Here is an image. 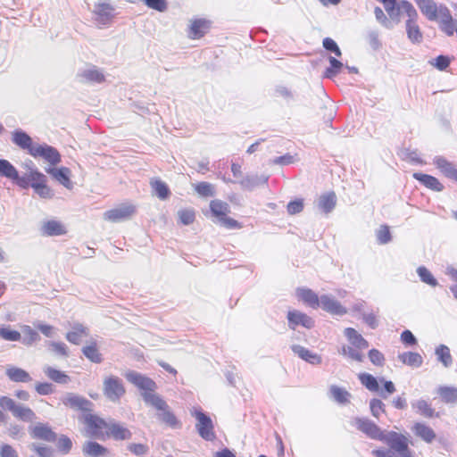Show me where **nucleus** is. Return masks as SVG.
I'll use <instances>...</instances> for the list:
<instances>
[{
    "mask_svg": "<svg viewBox=\"0 0 457 457\" xmlns=\"http://www.w3.org/2000/svg\"><path fill=\"white\" fill-rule=\"evenodd\" d=\"M145 403L154 407L160 411L157 414L158 419L167 426L172 428H179L181 426L179 420L170 410L167 403L160 395H146L145 396Z\"/></svg>",
    "mask_w": 457,
    "mask_h": 457,
    "instance_id": "nucleus-1",
    "label": "nucleus"
},
{
    "mask_svg": "<svg viewBox=\"0 0 457 457\" xmlns=\"http://www.w3.org/2000/svg\"><path fill=\"white\" fill-rule=\"evenodd\" d=\"M382 442L386 443L393 455L398 457H411L412 451L409 448V439L403 434L389 431L383 436Z\"/></svg>",
    "mask_w": 457,
    "mask_h": 457,
    "instance_id": "nucleus-2",
    "label": "nucleus"
},
{
    "mask_svg": "<svg viewBox=\"0 0 457 457\" xmlns=\"http://www.w3.org/2000/svg\"><path fill=\"white\" fill-rule=\"evenodd\" d=\"M210 210L212 215L215 218L214 222L219 223L228 229H237L242 228L241 224L237 220L227 216L230 212L229 205L227 203L218 199L212 200L210 203Z\"/></svg>",
    "mask_w": 457,
    "mask_h": 457,
    "instance_id": "nucleus-3",
    "label": "nucleus"
},
{
    "mask_svg": "<svg viewBox=\"0 0 457 457\" xmlns=\"http://www.w3.org/2000/svg\"><path fill=\"white\" fill-rule=\"evenodd\" d=\"M0 407L11 411L14 418L24 422H31L37 418L35 412L29 407L17 403L8 396L0 397Z\"/></svg>",
    "mask_w": 457,
    "mask_h": 457,
    "instance_id": "nucleus-4",
    "label": "nucleus"
},
{
    "mask_svg": "<svg viewBox=\"0 0 457 457\" xmlns=\"http://www.w3.org/2000/svg\"><path fill=\"white\" fill-rule=\"evenodd\" d=\"M125 377L129 382L142 391L141 395L144 401L146 395H158L154 393L157 385L152 378L137 371H129Z\"/></svg>",
    "mask_w": 457,
    "mask_h": 457,
    "instance_id": "nucleus-5",
    "label": "nucleus"
},
{
    "mask_svg": "<svg viewBox=\"0 0 457 457\" xmlns=\"http://www.w3.org/2000/svg\"><path fill=\"white\" fill-rule=\"evenodd\" d=\"M194 416L197 420L195 428L199 436L206 441L215 440L216 434L212 419L202 410H195Z\"/></svg>",
    "mask_w": 457,
    "mask_h": 457,
    "instance_id": "nucleus-6",
    "label": "nucleus"
},
{
    "mask_svg": "<svg viewBox=\"0 0 457 457\" xmlns=\"http://www.w3.org/2000/svg\"><path fill=\"white\" fill-rule=\"evenodd\" d=\"M104 394L112 402H118L125 394L122 381L118 377L110 376L104 380Z\"/></svg>",
    "mask_w": 457,
    "mask_h": 457,
    "instance_id": "nucleus-7",
    "label": "nucleus"
},
{
    "mask_svg": "<svg viewBox=\"0 0 457 457\" xmlns=\"http://www.w3.org/2000/svg\"><path fill=\"white\" fill-rule=\"evenodd\" d=\"M30 155L35 158L41 157L53 166L57 165L62 161L61 154L58 150L46 144H37L36 146L33 147L32 151H30Z\"/></svg>",
    "mask_w": 457,
    "mask_h": 457,
    "instance_id": "nucleus-8",
    "label": "nucleus"
},
{
    "mask_svg": "<svg viewBox=\"0 0 457 457\" xmlns=\"http://www.w3.org/2000/svg\"><path fill=\"white\" fill-rule=\"evenodd\" d=\"M353 423L357 429L371 439L381 441L386 434L377 424L367 418H355Z\"/></svg>",
    "mask_w": 457,
    "mask_h": 457,
    "instance_id": "nucleus-9",
    "label": "nucleus"
},
{
    "mask_svg": "<svg viewBox=\"0 0 457 457\" xmlns=\"http://www.w3.org/2000/svg\"><path fill=\"white\" fill-rule=\"evenodd\" d=\"M136 212L134 205L129 204H120L113 209L106 211L104 218L112 222H120L129 220Z\"/></svg>",
    "mask_w": 457,
    "mask_h": 457,
    "instance_id": "nucleus-10",
    "label": "nucleus"
},
{
    "mask_svg": "<svg viewBox=\"0 0 457 457\" xmlns=\"http://www.w3.org/2000/svg\"><path fill=\"white\" fill-rule=\"evenodd\" d=\"M62 402L65 406L84 412H90L93 408V403L91 401L74 393H66L62 396Z\"/></svg>",
    "mask_w": 457,
    "mask_h": 457,
    "instance_id": "nucleus-11",
    "label": "nucleus"
},
{
    "mask_svg": "<svg viewBox=\"0 0 457 457\" xmlns=\"http://www.w3.org/2000/svg\"><path fill=\"white\" fill-rule=\"evenodd\" d=\"M77 79L81 83H102L105 77L102 70L96 66L90 65L79 69L77 73Z\"/></svg>",
    "mask_w": 457,
    "mask_h": 457,
    "instance_id": "nucleus-12",
    "label": "nucleus"
},
{
    "mask_svg": "<svg viewBox=\"0 0 457 457\" xmlns=\"http://www.w3.org/2000/svg\"><path fill=\"white\" fill-rule=\"evenodd\" d=\"M439 22L440 29L447 36L451 37L454 32L457 33V21L453 19L450 10L445 4H441L440 16L436 21Z\"/></svg>",
    "mask_w": 457,
    "mask_h": 457,
    "instance_id": "nucleus-13",
    "label": "nucleus"
},
{
    "mask_svg": "<svg viewBox=\"0 0 457 457\" xmlns=\"http://www.w3.org/2000/svg\"><path fill=\"white\" fill-rule=\"evenodd\" d=\"M287 318L288 321V327L291 329H295V328L299 325L303 326L305 328H312L314 327L313 320L310 316L300 311H289L287 312Z\"/></svg>",
    "mask_w": 457,
    "mask_h": 457,
    "instance_id": "nucleus-14",
    "label": "nucleus"
},
{
    "mask_svg": "<svg viewBox=\"0 0 457 457\" xmlns=\"http://www.w3.org/2000/svg\"><path fill=\"white\" fill-rule=\"evenodd\" d=\"M421 13L430 21H436L440 16L441 4L434 0H414Z\"/></svg>",
    "mask_w": 457,
    "mask_h": 457,
    "instance_id": "nucleus-15",
    "label": "nucleus"
},
{
    "mask_svg": "<svg viewBox=\"0 0 457 457\" xmlns=\"http://www.w3.org/2000/svg\"><path fill=\"white\" fill-rule=\"evenodd\" d=\"M30 436L33 438L51 443L55 442L57 439L56 433L47 424L44 423H37L30 428Z\"/></svg>",
    "mask_w": 457,
    "mask_h": 457,
    "instance_id": "nucleus-16",
    "label": "nucleus"
},
{
    "mask_svg": "<svg viewBox=\"0 0 457 457\" xmlns=\"http://www.w3.org/2000/svg\"><path fill=\"white\" fill-rule=\"evenodd\" d=\"M269 176L265 174H247L238 181L241 187L245 190L252 191L257 187L266 185Z\"/></svg>",
    "mask_w": 457,
    "mask_h": 457,
    "instance_id": "nucleus-17",
    "label": "nucleus"
},
{
    "mask_svg": "<svg viewBox=\"0 0 457 457\" xmlns=\"http://www.w3.org/2000/svg\"><path fill=\"white\" fill-rule=\"evenodd\" d=\"M113 7L107 3H98L95 6V21L100 25H107L113 18Z\"/></svg>",
    "mask_w": 457,
    "mask_h": 457,
    "instance_id": "nucleus-18",
    "label": "nucleus"
},
{
    "mask_svg": "<svg viewBox=\"0 0 457 457\" xmlns=\"http://www.w3.org/2000/svg\"><path fill=\"white\" fill-rule=\"evenodd\" d=\"M320 306L326 312L342 316L347 312L346 308H345L334 297L322 295L320 296Z\"/></svg>",
    "mask_w": 457,
    "mask_h": 457,
    "instance_id": "nucleus-19",
    "label": "nucleus"
},
{
    "mask_svg": "<svg viewBox=\"0 0 457 457\" xmlns=\"http://www.w3.org/2000/svg\"><path fill=\"white\" fill-rule=\"evenodd\" d=\"M46 172L50 174L54 179H55L60 184L65 187L68 189H71L73 187V184L71 180V170L67 167L61 168H46Z\"/></svg>",
    "mask_w": 457,
    "mask_h": 457,
    "instance_id": "nucleus-20",
    "label": "nucleus"
},
{
    "mask_svg": "<svg viewBox=\"0 0 457 457\" xmlns=\"http://www.w3.org/2000/svg\"><path fill=\"white\" fill-rule=\"evenodd\" d=\"M433 163L446 178L457 182V169L453 162L443 156H436L433 159Z\"/></svg>",
    "mask_w": 457,
    "mask_h": 457,
    "instance_id": "nucleus-21",
    "label": "nucleus"
},
{
    "mask_svg": "<svg viewBox=\"0 0 457 457\" xmlns=\"http://www.w3.org/2000/svg\"><path fill=\"white\" fill-rule=\"evenodd\" d=\"M41 233L47 237L62 236L67 233L64 225L56 220L44 221L41 226Z\"/></svg>",
    "mask_w": 457,
    "mask_h": 457,
    "instance_id": "nucleus-22",
    "label": "nucleus"
},
{
    "mask_svg": "<svg viewBox=\"0 0 457 457\" xmlns=\"http://www.w3.org/2000/svg\"><path fill=\"white\" fill-rule=\"evenodd\" d=\"M12 141L14 145L23 150H27L30 154L33 147L37 144H33L32 138L25 131L21 129H16L12 133Z\"/></svg>",
    "mask_w": 457,
    "mask_h": 457,
    "instance_id": "nucleus-23",
    "label": "nucleus"
},
{
    "mask_svg": "<svg viewBox=\"0 0 457 457\" xmlns=\"http://www.w3.org/2000/svg\"><path fill=\"white\" fill-rule=\"evenodd\" d=\"M291 350L295 354H296L299 358L305 361L306 362L312 365H319L321 363V356L308 350L307 348L300 345H293L291 346Z\"/></svg>",
    "mask_w": 457,
    "mask_h": 457,
    "instance_id": "nucleus-24",
    "label": "nucleus"
},
{
    "mask_svg": "<svg viewBox=\"0 0 457 457\" xmlns=\"http://www.w3.org/2000/svg\"><path fill=\"white\" fill-rule=\"evenodd\" d=\"M106 429L107 435L114 440H128L132 436V433L129 428L117 422L108 423Z\"/></svg>",
    "mask_w": 457,
    "mask_h": 457,
    "instance_id": "nucleus-25",
    "label": "nucleus"
},
{
    "mask_svg": "<svg viewBox=\"0 0 457 457\" xmlns=\"http://www.w3.org/2000/svg\"><path fill=\"white\" fill-rule=\"evenodd\" d=\"M5 375L11 381L16 383H29L32 381V378L29 372L15 366H8L5 370Z\"/></svg>",
    "mask_w": 457,
    "mask_h": 457,
    "instance_id": "nucleus-26",
    "label": "nucleus"
},
{
    "mask_svg": "<svg viewBox=\"0 0 457 457\" xmlns=\"http://www.w3.org/2000/svg\"><path fill=\"white\" fill-rule=\"evenodd\" d=\"M296 295L300 300H302L304 303H306L312 309H317L318 307H320V297H319L318 295L314 293L312 289L304 287L297 288Z\"/></svg>",
    "mask_w": 457,
    "mask_h": 457,
    "instance_id": "nucleus-27",
    "label": "nucleus"
},
{
    "mask_svg": "<svg viewBox=\"0 0 457 457\" xmlns=\"http://www.w3.org/2000/svg\"><path fill=\"white\" fill-rule=\"evenodd\" d=\"M413 178L420 182L423 186L426 187L436 191V192H441L444 189V186L442 183L436 178L431 175L423 174L420 172L413 173Z\"/></svg>",
    "mask_w": 457,
    "mask_h": 457,
    "instance_id": "nucleus-28",
    "label": "nucleus"
},
{
    "mask_svg": "<svg viewBox=\"0 0 457 457\" xmlns=\"http://www.w3.org/2000/svg\"><path fill=\"white\" fill-rule=\"evenodd\" d=\"M88 334L89 330L87 327L81 323H75L72 326V330L69 331L65 337L70 343L73 345H79L82 338L84 337H87Z\"/></svg>",
    "mask_w": 457,
    "mask_h": 457,
    "instance_id": "nucleus-29",
    "label": "nucleus"
},
{
    "mask_svg": "<svg viewBox=\"0 0 457 457\" xmlns=\"http://www.w3.org/2000/svg\"><path fill=\"white\" fill-rule=\"evenodd\" d=\"M37 181L32 185V188L42 198L48 199L53 196L52 190L46 185V177L43 173H36Z\"/></svg>",
    "mask_w": 457,
    "mask_h": 457,
    "instance_id": "nucleus-30",
    "label": "nucleus"
},
{
    "mask_svg": "<svg viewBox=\"0 0 457 457\" xmlns=\"http://www.w3.org/2000/svg\"><path fill=\"white\" fill-rule=\"evenodd\" d=\"M412 432L426 443H432L436 438L434 430L422 422H416L412 427Z\"/></svg>",
    "mask_w": 457,
    "mask_h": 457,
    "instance_id": "nucleus-31",
    "label": "nucleus"
},
{
    "mask_svg": "<svg viewBox=\"0 0 457 457\" xmlns=\"http://www.w3.org/2000/svg\"><path fill=\"white\" fill-rule=\"evenodd\" d=\"M337 204V196L334 192L321 195L317 202L318 208L324 213L331 212Z\"/></svg>",
    "mask_w": 457,
    "mask_h": 457,
    "instance_id": "nucleus-32",
    "label": "nucleus"
},
{
    "mask_svg": "<svg viewBox=\"0 0 457 457\" xmlns=\"http://www.w3.org/2000/svg\"><path fill=\"white\" fill-rule=\"evenodd\" d=\"M345 336L351 344L358 349H366L369 347L368 341L353 328H345Z\"/></svg>",
    "mask_w": 457,
    "mask_h": 457,
    "instance_id": "nucleus-33",
    "label": "nucleus"
},
{
    "mask_svg": "<svg viewBox=\"0 0 457 457\" xmlns=\"http://www.w3.org/2000/svg\"><path fill=\"white\" fill-rule=\"evenodd\" d=\"M405 27L407 37L413 44H419L422 41L423 35L417 24V21L407 20Z\"/></svg>",
    "mask_w": 457,
    "mask_h": 457,
    "instance_id": "nucleus-34",
    "label": "nucleus"
},
{
    "mask_svg": "<svg viewBox=\"0 0 457 457\" xmlns=\"http://www.w3.org/2000/svg\"><path fill=\"white\" fill-rule=\"evenodd\" d=\"M150 186L153 189V193L161 200L167 199L170 195V191L166 183L159 179H152L150 180Z\"/></svg>",
    "mask_w": 457,
    "mask_h": 457,
    "instance_id": "nucleus-35",
    "label": "nucleus"
},
{
    "mask_svg": "<svg viewBox=\"0 0 457 457\" xmlns=\"http://www.w3.org/2000/svg\"><path fill=\"white\" fill-rule=\"evenodd\" d=\"M398 359L403 363L411 367L419 368L422 365V356L414 352H405L398 355Z\"/></svg>",
    "mask_w": 457,
    "mask_h": 457,
    "instance_id": "nucleus-36",
    "label": "nucleus"
},
{
    "mask_svg": "<svg viewBox=\"0 0 457 457\" xmlns=\"http://www.w3.org/2000/svg\"><path fill=\"white\" fill-rule=\"evenodd\" d=\"M411 407L416 411L417 413L426 418H432L435 415V410L430 404L423 399L412 401L411 403Z\"/></svg>",
    "mask_w": 457,
    "mask_h": 457,
    "instance_id": "nucleus-37",
    "label": "nucleus"
},
{
    "mask_svg": "<svg viewBox=\"0 0 457 457\" xmlns=\"http://www.w3.org/2000/svg\"><path fill=\"white\" fill-rule=\"evenodd\" d=\"M44 372L47 376V378L53 380L54 382L59 384H67L71 381L70 377L66 373L59 370H56L51 366L45 367Z\"/></svg>",
    "mask_w": 457,
    "mask_h": 457,
    "instance_id": "nucleus-38",
    "label": "nucleus"
},
{
    "mask_svg": "<svg viewBox=\"0 0 457 457\" xmlns=\"http://www.w3.org/2000/svg\"><path fill=\"white\" fill-rule=\"evenodd\" d=\"M36 173H41L37 170H31L29 173H25L22 176H20L18 174V178H13L12 181H14L17 186H19L21 188H29V187H32L33 183L35 181H37V179L36 178Z\"/></svg>",
    "mask_w": 457,
    "mask_h": 457,
    "instance_id": "nucleus-39",
    "label": "nucleus"
},
{
    "mask_svg": "<svg viewBox=\"0 0 457 457\" xmlns=\"http://www.w3.org/2000/svg\"><path fill=\"white\" fill-rule=\"evenodd\" d=\"M209 29V22L205 20L198 19L191 23L189 35L193 38L203 37Z\"/></svg>",
    "mask_w": 457,
    "mask_h": 457,
    "instance_id": "nucleus-40",
    "label": "nucleus"
},
{
    "mask_svg": "<svg viewBox=\"0 0 457 457\" xmlns=\"http://www.w3.org/2000/svg\"><path fill=\"white\" fill-rule=\"evenodd\" d=\"M437 394L445 403H457V387L441 386L437 388Z\"/></svg>",
    "mask_w": 457,
    "mask_h": 457,
    "instance_id": "nucleus-41",
    "label": "nucleus"
},
{
    "mask_svg": "<svg viewBox=\"0 0 457 457\" xmlns=\"http://www.w3.org/2000/svg\"><path fill=\"white\" fill-rule=\"evenodd\" d=\"M83 354L94 363H101L104 360L102 353L99 352L96 343L92 342L90 345L82 348Z\"/></svg>",
    "mask_w": 457,
    "mask_h": 457,
    "instance_id": "nucleus-42",
    "label": "nucleus"
},
{
    "mask_svg": "<svg viewBox=\"0 0 457 457\" xmlns=\"http://www.w3.org/2000/svg\"><path fill=\"white\" fill-rule=\"evenodd\" d=\"M83 453L89 457H98L107 453V449L93 441L87 442L83 446Z\"/></svg>",
    "mask_w": 457,
    "mask_h": 457,
    "instance_id": "nucleus-43",
    "label": "nucleus"
},
{
    "mask_svg": "<svg viewBox=\"0 0 457 457\" xmlns=\"http://www.w3.org/2000/svg\"><path fill=\"white\" fill-rule=\"evenodd\" d=\"M331 397L340 404H345L350 402L351 394L345 388L337 386H331L329 389Z\"/></svg>",
    "mask_w": 457,
    "mask_h": 457,
    "instance_id": "nucleus-44",
    "label": "nucleus"
},
{
    "mask_svg": "<svg viewBox=\"0 0 457 457\" xmlns=\"http://www.w3.org/2000/svg\"><path fill=\"white\" fill-rule=\"evenodd\" d=\"M435 353L437 360L442 362L445 368H449L453 364V357L450 349L445 345H440L436 348Z\"/></svg>",
    "mask_w": 457,
    "mask_h": 457,
    "instance_id": "nucleus-45",
    "label": "nucleus"
},
{
    "mask_svg": "<svg viewBox=\"0 0 457 457\" xmlns=\"http://www.w3.org/2000/svg\"><path fill=\"white\" fill-rule=\"evenodd\" d=\"M328 62L330 65L325 70L323 77L333 79L341 72L344 64L333 56L328 57Z\"/></svg>",
    "mask_w": 457,
    "mask_h": 457,
    "instance_id": "nucleus-46",
    "label": "nucleus"
},
{
    "mask_svg": "<svg viewBox=\"0 0 457 457\" xmlns=\"http://www.w3.org/2000/svg\"><path fill=\"white\" fill-rule=\"evenodd\" d=\"M358 378L362 386L371 392H378L379 389L377 378L370 373H360Z\"/></svg>",
    "mask_w": 457,
    "mask_h": 457,
    "instance_id": "nucleus-47",
    "label": "nucleus"
},
{
    "mask_svg": "<svg viewBox=\"0 0 457 457\" xmlns=\"http://www.w3.org/2000/svg\"><path fill=\"white\" fill-rule=\"evenodd\" d=\"M0 176L12 180L18 178V170L9 161L0 159Z\"/></svg>",
    "mask_w": 457,
    "mask_h": 457,
    "instance_id": "nucleus-48",
    "label": "nucleus"
},
{
    "mask_svg": "<svg viewBox=\"0 0 457 457\" xmlns=\"http://www.w3.org/2000/svg\"><path fill=\"white\" fill-rule=\"evenodd\" d=\"M84 421L90 428L95 430H98L104 428H106L108 425V423L105 422L103 419L91 413L85 414Z\"/></svg>",
    "mask_w": 457,
    "mask_h": 457,
    "instance_id": "nucleus-49",
    "label": "nucleus"
},
{
    "mask_svg": "<svg viewBox=\"0 0 457 457\" xmlns=\"http://www.w3.org/2000/svg\"><path fill=\"white\" fill-rule=\"evenodd\" d=\"M23 337L21 339L22 344L26 345H31L33 343L38 341L40 337L38 333L31 328L29 326H24L22 328Z\"/></svg>",
    "mask_w": 457,
    "mask_h": 457,
    "instance_id": "nucleus-50",
    "label": "nucleus"
},
{
    "mask_svg": "<svg viewBox=\"0 0 457 457\" xmlns=\"http://www.w3.org/2000/svg\"><path fill=\"white\" fill-rule=\"evenodd\" d=\"M0 337L6 341L16 342L21 339L19 331L11 329L10 326H0Z\"/></svg>",
    "mask_w": 457,
    "mask_h": 457,
    "instance_id": "nucleus-51",
    "label": "nucleus"
},
{
    "mask_svg": "<svg viewBox=\"0 0 457 457\" xmlns=\"http://www.w3.org/2000/svg\"><path fill=\"white\" fill-rule=\"evenodd\" d=\"M417 273L423 283L428 284L433 287L437 286V280L426 267H419L417 269Z\"/></svg>",
    "mask_w": 457,
    "mask_h": 457,
    "instance_id": "nucleus-52",
    "label": "nucleus"
},
{
    "mask_svg": "<svg viewBox=\"0 0 457 457\" xmlns=\"http://www.w3.org/2000/svg\"><path fill=\"white\" fill-rule=\"evenodd\" d=\"M195 192L204 197L215 195V187L209 182H200L195 186Z\"/></svg>",
    "mask_w": 457,
    "mask_h": 457,
    "instance_id": "nucleus-53",
    "label": "nucleus"
},
{
    "mask_svg": "<svg viewBox=\"0 0 457 457\" xmlns=\"http://www.w3.org/2000/svg\"><path fill=\"white\" fill-rule=\"evenodd\" d=\"M385 403L377 398H373L370 402V409L373 417L378 419L385 412Z\"/></svg>",
    "mask_w": 457,
    "mask_h": 457,
    "instance_id": "nucleus-54",
    "label": "nucleus"
},
{
    "mask_svg": "<svg viewBox=\"0 0 457 457\" xmlns=\"http://www.w3.org/2000/svg\"><path fill=\"white\" fill-rule=\"evenodd\" d=\"M377 240L380 245H386L392 240L389 228L386 225L380 226L376 233Z\"/></svg>",
    "mask_w": 457,
    "mask_h": 457,
    "instance_id": "nucleus-55",
    "label": "nucleus"
},
{
    "mask_svg": "<svg viewBox=\"0 0 457 457\" xmlns=\"http://www.w3.org/2000/svg\"><path fill=\"white\" fill-rule=\"evenodd\" d=\"M400 8H402V11L406 13L408 20L417 21L419 16L418 12L410 2L402 0L400 2Z\"/></svg>",
    "mask_w": 457,
    "mask_h": 457,
    "instance_id": "nucleus-56",
    "label": "nucleus"
},
{
    "mask_svg": "<svg viewBox=\"0 0 457 457\" xmlns=\"http://www.w3.org/2000/svg\"><path fill=\"white\" fill-rule=\"evenodd\" d=\"M178 215L179 218V221L183 225H190L194 222V220L195 219V213L191 209L180 210V211H179Z\"/></svg>",
    "mask_w": 457,
    "mask_h": 457,
    "instance_id": "nucleus-57",
    "label": "nucleus"
},
{
    "mask_svg": "<svg viewBox=\"0 0 457 457\" xmlns=\"http://www.w3.org/2000/svg\"><path fill=\"white\" fill-rule=\"evenodd\" d=\"M49 346L51 350L57 355L62 356V357H68L69 356V350L67 345L62 342H55L51 341L49 343Z\"/></svg>",
    "mask_w": 457,
    "mask_h": 457,
    "instance_id": "nucleus-58",
    "label": "nucleus"
},
{
    "mask_svg": "<svg viewBox=\"0 0 457 457\" xmlns=\"http://www.w3.org/2000/svg\"><path fill=\"white\" fill-rule=\"evenodd\" d=\"M72 447L71 440L64 435H62L57 440V448L58 450L63 453L67 454L70 453Z\"/></svg>",
    "mask_w": 457,
    "mask_h": 457,
    "instance_id": "nucleus-59",
    "label": "nucleus"
},
{
    "mask_svg": "<svg viewBox=\"0 0 457 457\" xmlns=\"http://www.w3.org/2000/svg\"><path fill=\"white\" fill-rule=\"evenodd\" d=\"M451 60L446 55H438L436 59H433L429 63L435 66L437 70L443 71H445L450 65Z\"/></svg>",
    "mask_w": 457,
    "mask_h": 457,
    "instance_id": "nucleus-60",
    "label": "nucleus"
},
{
    "mask_svg": "<svg viewBox=\"0 0 457 457\" xmlns=\"http://www.w3.org/2000/svg\"><path fill=\"white\" fill-rule=\"evenodd\" d=\"M340 353L357 361H362L363 360V355L352 346L344 345L340 350Z\"/></svg>",
    "mask_w": 457,
    "mask_h": 457,
    "instance_id": "nucleus-61",
    "label": "nucleus"
},
{
    "mask_svg": "<svg viewBox=\"0 0 457 457\" xmlns=\"http://www.w3.org/2000/svg\"><path fill=\"white\" fill-rule=\"evenodd\" d=\"M322 45L327 51L334 53L336 56L340 57L342 55V52L334 39L330 37H325L323 39Z\"/></svg>",
    "mask_w": 457,
    "mask_h": 457,
    "instance_id": "nucleus-62",
    "label": "nucleus"
},
{
    "mask_svg": "<svg viewBox=\"0 0 457 457\" xmlns=\"http://www.w3.org/2000/svg\"><path fill=\"white\" fill-rule=\"evenodd\" d=\"M127 448L133 454L140 457L146 455L149 451V447L144 444H129Z\"/></svg>",
    "mask_w": 457,
    "mask_h": 457,
    "instance_id": "nucleus-63",
    "label": "nucleus"
},
{
    "mask_svg": "<svg viewBox=\"0 0 457 457\" xmlns=\"http://www.w3.org/2000/svg\"><path fill=\"white\" fill-rule=\"evenodd\" d=\"M374 14H375V17H376V20L382 25L384 26L385 28L386 29H392L393 28V24L392 22L389 21V19L386 16V14L384 13L383 10L377 6L375 7L374 9Z\"/></svg>",
    "mask_w": 457,
    "mask_h": 457,
    "instance_id": "nucleus-64",
    "label": "nucleus"
}]
</instances>
